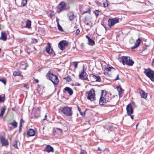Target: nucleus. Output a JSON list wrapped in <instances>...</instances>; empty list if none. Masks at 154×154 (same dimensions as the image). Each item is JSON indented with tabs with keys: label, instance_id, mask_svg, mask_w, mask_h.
<instances>
[{
	"label": "nucleus",
	"instance_id": "1",
	"mask_svg": "<svg viewBox=\"0 0 154 154\" xmlns=\"http://www.w3.org/2000/svg\"><path fill=\"white\" fill-rule=\"evenodd\" d=\"M47 79L51 80L54 85H57L59 82V80L57 76L50 73L49 72L46 75Z\"/></svg>",
	"mask_w": 154,
	"mask_h": 154
},
{
	"label": "nucleus",
	"instance_id": "2",
	"mask_svg": "<svg viewBox=\"0 0 154 154\" xmlns=\"http://www.w3.org/2000/svg\"><path fill=\"white\" fill-rule=\"evenodd\" d=\"M122 63L124 65L126 64L128 66H132L134 63V61L130 59V57L122 56Z\"/></svg>",
	"mask_w": 154,
	"mask_h": 154
},
{
	"label": "nucleus",
	"instance_id": "3",
	"mask_svg": "<svg viewBox=\"0 0 154 154\" xmlns=\"http://www.w3.org/2000/svg\"><path fill=\"white\" fill-rule=\"evenodd\" d=\"M61 112L67 116H71L72 115V108L68 106H65L62 108Z\"/></svg>",
	"mask_w": 154,
	"mask_h": 154
},
{
	"label": "nucleus",
	"instance_id": "4",
	"mask_svg": "<svg viewBox=\"0 0 154 154\" xmlns=\"http://www.w3.org/2000/svg\"><path fill=\"white\" fill-rule=\"evenodd\" d=\"M144 73L147 76L149 77L152 81H154V71L148 68L145 69Z\"/></svg>",
	"mask_w": 154,
	"mask_h": 154
},
{
	"label": "nucleus",
	"instance_id": "5",
	"mask_svg": "<svg viewBox=\"0 0 154 154\" xmlns=\"http://www.w3.org/2000/svg\"><path fill=\"white\" fill-rule=\"evenodd\" d=\"M87 98L91 101L95 100V93L93 89L92 88L90 90L88 95Z\"/></svg>",
	"mask_w": 154,
	"mask_h": 154
},
{
	"label": "nucleus",
	"instance_id": "6",
	"mask_svg": "<svg viewBox=\"0 0 154 154\" xmlns=\"http://www.w3.org/2000/svg\"><path fill=\"white\" fill-rule=\"evenodd\" d=\"M66 5L64 2H61L58 5L57 7V12L60 13L61 11L65 10L66 9Z\"/></svg>",
	"mask_w": 154,
	"mask_h": 154
},
{
	"label": "nucleus",
	"instance_id": "7",
	"mask_svg": "<svg viewBox=\"0 0 154 154\" xmlns=\"http://www.w3.org/2000/svg\"><path fill=\"white\" fill-rule=\"evenodd\" d=\"M119 22V19L116 18L113 19H109L108 21V25L110 28L114 26L115 24Z\"/></svg>",
	"mask_w": 154,
	"mask_h": 154
},
{
	"label": "nucleus",
	"instance_id": "8",
	"mask_svg": "<svg viewBox=\"0 0 154 154\" xmlns=\"http://www.w3.org/2000/svg\"><path fill=\"white\" fill-rule=\"evenodd\" d=\"M68 45V43L66 40H63L59 43L58 47L61 50H64L65 47Z\"/></svg>",
	"mask_w": 154,
	"mask_h": 154
},
{
	"label": "nucleus",
	"instance_id": "9",
	"mask_svg": "<svg viewBox=\"0 0 154 154\" xmlns=\"http://www.w3.org/2000/svg\"><path fill=\"white\" fill-rule=\"evenodd\" d=\"M106 103H109V105H113L112 101V98L111 97V95H110L109 94L105 93L104 95Z\"/></svg>",
	"mask_w": 154,
	"mask_h": 154
},
{
	"label": "nucleus",
	"instance_id": "10",
	"mask_svg": "<svg viewBox=\"0 0 154 154\" xmlns=\"http://www.w3.org/2000/svg\"><path fill=\"white\" fill-rule=\"evenodd\" d=\"M79 76L80 79L82 80H88V75L87 74L86 72H84V69H83L82 71L79 75Z\"/></svg>",
	"mask_w": 154,
	"mask_h": 154
},
{
	"label": "nucleus",
	"instance_id": "11",
	"mask_svg": "<svg viewBox=\"0 0 154 154\" xmlns=\"http://www.w3.org/2000/svg\"><path fill=\"white\" fill-rule=\"evenodd\" d=\"M126 110L127 114L128 115H131L134 112V110L131 105L129 103L126 107Z\"/></svg>",
	"mask_w": 154,
	"mask_h": 154
},
{
	"label": "nucleus",
	"instance_id": "12",
	"mask_svg": "<svg viewBox=\"0 0 154 154\" xmlns=\"http://www.w3.org/2000/svg\"><path fill=\"white\" fill-rule=\"evenodd\" d=\"M104 91H105L104 90H102L101 94L99 100V104L100 105H103L104 103H106L104 95H103Z\"/></svg>",
	"mask_w": 154,
	"mask_h": 154
},
{
	"label": "nucleus",
	"instance_id": "13",
	"mask_svg": "<svg viewBox=\"0 0 154 154\" xmlns=\"http://www.w3.org/2000/svg\"><path fill=\"white\" fill-rule=\"evenodd\" d=\"M0 141L3 146H5L8 145V140L2 136H0Z\"/></svg>",
	"mask_w": 154,
	"mask_h": 154
},
{
	"label": "nucleus",
	"instance_id": "14",
	"mask_svg": "<svg viewBox=\"0 0 154 154\" xmlns=\"http://www.w3.org/2000/svg\"><path fill=\"white\" fill-rule=\"evenodd\" d=\"M112 69L115 70V69L112 67H109L108 68H105L104 71V74L106 75L110 74L111 69Z\"/></svg>",
	"mask_w": 154,
	"mask_h": 154
},
{
	"label": "nucleus",
	"instance_id": "15",
	"mask_svg": "<svg viewBox=\"0 0 154 154\" xmlns=\"http://www.w3.org/2000/svg\"><path fill=\"white\" fill-rule=\"evenodd\" d=\"M7 34L6 32H1V36L0 37V40L5 41L7 40Z\"/></svg>",
	"mask_w": 154,
	"mask_h": 154
},
{
	"label": "nucleus",
	"instance_id": "16",
	"mask_svg": "<svg viewBox=\"0 0 154 154\" xmlns=\"http://www.w3.org/2000/svg\"><path fill=\"white\" fill-rule=\"evenodd\" d=\"M66 91H67L70 95H72L73 93L72 90L70 88L67 87H66L63 90L64 92H65Z\"/></svg>",
	"mask_w": 154,
	"mask_h": 154
},
{
	"label": "nucleus",
	"instance_id": "17",
	"mask_svg": "<svg viewBox=\"0 0 154 154\" xmlns=\"http://www.w3.org/2000/svg\"><path fill=\"white\" fill-rule=\"evenodd\" d=\"M141 41L140 38H138L136 40L134 46L131 47V48L132 49H135L138 47L141 43Z\"/></svg>",
	"mask_w": 154,
	"mask_h": 154
},
{
	"label": "nucleus",
	"instance_id": "18",
	"mask_svg": "<svg viewBox=\"0 0 154 154\" xmlns=\"http://www.w3.org/2000/svg\"><path fill=\"white\" fill-rule=\"evenodd\" d=\"M45 151L48 152H54V149L50 145H48L45 149Z\"/></svg>",
	"mask_w": 154,
	"mask_h": 154
},
{
	"label": "nucleus",
	"instance_id": "19",
	"mask_svg": "<svg viewBox=\"0 0 154 154\" xmlns=\"http://www.w3.org/2000/svg\"><path fill=\"white\" fill-rule=\"evenodd\" d=\"M48 44H49L48 46L46 48V51L48 54H52L53 50L51 48L50 44L49 43H48Z\"/></svg>",
	"mask_w": 154,
	"mask_h": 154
},
{
	"label": "nucleus",
	"instance_id": "20",
	"mask_svg": "<svg viewBox=\"0 0 154 154\" xmlns=\"http://www.w3.org/2000/svg\"><path fill=\"white\" fill-rule=\"evenodd\" d=\"M35 131L34 130L30 129L27 131V134L30 136H34L35 134Z\"/></svg>",
	"mask_w": 154,
	"mask_h": 154
},
{
	"label": "nucleus",
	"instance_id": "21",
	"mask_svg": "<svg viewBox=\"0 0 154 154\" xmlns=\"http://www.w3.org/2000/svg\"><path fill=\"white\" fill-rule=\"evenodd\" d=\"M86 37L87 38L88 40V44L89 45H93L94 44L95 42L94 41L92 40L90 38V37L88 36L87 35L86 36Z\"/></svg>",
	"mask_w": 154,
	"mask_h": 154
},
{
	"label": "nucleus",
	"instance_id": "22",
	"mask_svg": "<svg viewBox=\"0 0 154 154\" xmlns=\"http://www.w3.org/2000/svg\"><path fill=\"white\" fill-rule=\"evenodd\" d=\"M6 109V107L5 106L2 107L0 109V118L2 117Z\"/></svg>",
	"mask_w": 154,
	"mask_h": 154
},
{
	"label": "nucleus",
	"instance_id": "23",
	"mask_svg": "<svg viewBox=\"0 0 154 154\" xmlns=\"http://www.w3.org/2000/svg\"><path fill=\"white\" fill-rule=\"evenodd\" d=\"M26 25L25 26V28H27L28 29H29L31 27V21L30 20H28L26 21Z\"/></svg>",
	"mask_w": 154,
	"mask_h": 154
},
{
	"label": "nucleus",
	"instance_id": "24",
	"mask_svg": "<svg viewBox=\"0 0 154 154\" xmlns=\"http://www.w3.org/2000/svg\"><path fill=\"white\" fill-rule=\"evenodd\" d=\"M140 94L142 98H146L147 97L146 94L144 91L143 90H141V91L140 92Z\"/></svg>",
	"mask_w": 154,
	"mask_h": 154
},
{
	"label": "nucleus",
	"instance_id": "25",
	"mask_svg": "<svg viewBox=\"0 0 154 154\" xmlns=\"http://www.w3.org/2000/svg\"><path fill=\"white\" fill-rule=\"evenodd\" d=\"M8 124L13 126L14 128L17 127V123L15 120H13L12 122L9 123Z\"/></svg>",
	"mask_w": 154,
	"mask_h": 154
},
{
	"label": "nucleus",
	"instance_id": "26",
	"mask_svg": "<svg viewBox=\"0 0 154 154\" xmlns=\"http://www.w3.org/2000/svg\"><path fill=\"white\" fill-rule=\"evenodd\" d=\"M91 81L92 82L96 81L97 76L94 75H91L90 76Z\"/></svg>",
	"mask_w": 154,
	"mask_h": 154
},
{
	"label": "nucleus",
	"instance_id": "27",
	"mask_svg": "<svg viewBox=\"0 0 154 154\" xmlns=\"http://www.w3.org/2000/svg\"><path fill=\"white\" fill-rule=\"evenodd\" d=\"M69 15V20L71 21L73 20L75 17L74 14L72 13L71 14Z\"/></svg>",
	"mask_w": 154,
	"mask_h": 154
},
{
	"label": "nucleus",
	"instance_id": "28",
	"mask_svg": "<svg viewBox=\"0 0 154 154\" xmlns=\"http://www.w3.org/2000/svg\"><path fill=\"white\" fill-rule=\"evenodd\" d=\"M21 74L20 72L19 71H16L13 73L14 75H20Z\"/></svg>",
	"mask_w": 154,
	"mask_h": 154
},
{
	"label": "nucleus",
	"instance_id": "29",
	"mask_svg": "<svg viewBox=\"0 0 154 154\" xmlns=\"http://www.w3.org/2000/svg\"><path fill=\"white\" fill-rule=\"evenodd\" d=\"M64 79H66L67 82H69L71 80L70 76L69 75H68L67 77L64 78Z\"/></svg>",
	"mask_w": 154,
	"mask_h": 154
},
{
	"label": "nucleus",
	"instance_id": "30",
	"mask_svg": "<svg viewBox=\"0 0 154 154\" xmlns=\"http://www.w3.org/2000/svg\"><path fill=\"white\" fill-rule=\"evenodd\" d=\"M78 110L79 111L80 115L83 117L85 116V113H83L82 112V111H81V109H80V108L78 106Z\"/></svg>",
	"mask_w": 154,
	"mask_h": 154
},
{
	"label": "nucleus",
	"instance_id": "31",
	"mask_svg": "<svg viewBox=\"0 0 154 154\" xmlns=\"http://www.w3.org/2000/svg\"><path fill=\"white\" fill-rule=\"evenodd\" d=\"M19 142L18 141L15 140L14 141V144L13 145V146L15 148H18L17 146V143Z\"/></svg>",
	"mask_w": 154,
	"mask_h": 154
},
{
	"label": "nucleus",
	"instance_id": "32",
	"mask_svg": "<svg viewBox=\"0 0 154 154\" xmlns=\"http://www.w3.org/2000/svg\"><path fill=\"white\" fill-rule=\"evenodd\" d=\"M57 26L58 29L61 31H63V30L61 26L60 25L59 23L58 22H57Z\"/></svg>",
	"mask_w": 154,
	"mask_h": 154
},
{
	"label": "nucleus",
	"instance_id": "33",
	"mask_svg": "<svg viewBox=\"0 0 154 154\" xmlns=\"http://www.w3.org/2000/svg\"><path fill=\"white\" fill-rule=\"evenodd\" d=\"M27 0H22L21 2V5L23 6H24L27 3Z\"/></svg>",
	"mask_w": 154,
	"mask_h": 154
},
{
	"label": "nucleus",
	"instance_id": "34",
	"mask_svg": "<svg viewBox=\"0 0 154 154\" xmlns=\"http://www.w3.org/2000/svg\"><path fill=\"white\" fill-rule=\"evenodd\" d=\"M100 11L97 10H96L94 11V13L96 15V17H97L99 14Z\"/></svg>",
	"mask_w": 154,
	"mask_h": 154
},
{
	"label": "nucleus",
	"instance_id": "35",
	"mask_svg": "<svg viewBox=\"0 0 154 154\" xmlns=\"http://www.w3.org/2000/svg\"><path fill=\"white\" fill-rule=\"evenodd\" d=\"M117 89L119 92H122V91L123 90L122 89V88L120 86L117 87Z\"/></svg>",
	"mask_w": 154,
	"mask_h": 154
},
{
	"label": "nucleus",
	"instance_id": "36",
	"mask_svg": "<svg viewBox=\"0 0 154 154\" xmlns=\"http://www.w3.org/2000/svg\"><path fill=\"white\" fill-rule=\"evenodd\" d=\"M0 81H1L5 85H6V80L5 79H0Z\"/></svg>",
	"mask_w": 154,
	"mask_h": 154
},
{
	"label": "nucleus",
	"instance_id": "37",
	"mask_svg": "<svg viewBox=\"0 0 154 154\" xmlns=\"http://www.w3.org/2000/svg\"><path fill=\"white\" fill-rule=\"evenodd\" d=\"M101 80L100 77L99 76H98L97 77L96 79V81L99 82H100Z\"/></svg>",
	"mask_w": 154,
	"mask_h": 154
},
{
	"label": "nucleus",
	"instance_id": "38",
	"mask_svg": "<svg viewBox=\"0 0 154 154\" xmlns=\"http://www.w3.org/2000/svg\"><path fill=\"white\" fill-rule=\"evenodd\" d=\"M87 13H88L89 14H90L91 11L89 9H88V10L87 11H83V14H84Z\"/></svg>",
	"mask_w": 154,
	"mask_h": 154
},
{
	"label": "nucleus",
	"instance_id": "39",
	"mask_svg": "<svg viewBox=\"0 0 154 154\" xmlns=\"http://www.w3.org/2000/svg\"><path fill=\"white\" fill-rule=\"evenodd\" d=\"M5 100V98L4 97H2L0 95V102H4Z\"/></svg>",
	"mask_w": 154,
	"mask_h": 154
},
{
	"label": "nucleus",
	"instance_id": "40",
	"mask_svg": "<svg viewBox=\"0 0 154 154\" xmlns=\"http://www.w3.org/2000/svg\"><path fill=\"white\" fill-rule=\"evenodd\" d=\"M24 122V121L22 119H20V127L22 126V125L23 122Z\"/></svg>",
	"mask_w": 154,
	"mask_h": 154
},
{
	"label": "nucleus",
	"instance_id": "41",
	"mask_svg": "<svg viewBox=\"0 0 154 154\" xmlns=\"http://www.w3.org/2000/svg\"><path fill=\"white\" fill-rule=\"evenodd\" d=\"M103 4L104 7H107L108 6L109 4L108 2H106V3H103Z\"/></svg>",
	"mask_w": 154,
	"mask_h": 154
},
{
	"label": "nucleus",
	"instance_id": "42",
	"mask_svg": "<svg viewBox=\"0 0 154 154\" xmlns=\"http://www.w3.org/2000/svg\"><path fill=\"white\" fill-rule=\"evenodd\" d=\"M24 87L27 89H29V87L28 85L26 84H24L23 85Z\"/></svg>",
	"mask_w": 154,
	"mask_h": 154
},
{
	"label": "nucleus",
	"instance_id": "43",
	"mask_svg": "<svg viewBox=\"0 0 154 154\" xmlns=\"http://www.w3.org/2000/svg\"><path fill=\"white\" fill-rule=\"evenodd\" d=\"M80 32V30L79 29H78L76 31V32L75 33V34L77 35H78Z\"/></svg>",
	"mask_w": 154,
	"mask_h": 154
},
{
	"label": "nucleus",
	"instance_id": "44",
	"mask_svg": "<svg viewBox=\"0 0 154 154\" xmlns=\"http://www.w3.org/2000/svg\"><path fill=\"white\" fill-rule=\"evenodd\" d=\"M56 129L57 130H59L61 133H62L63 132V130L62 129L59 128H56Z\"/></svg>",
	"mask_w": 154,
	"mask_h": 154
},
{
	"label": "nucleus",
	"instance_id": "45",
	"mask_svg": "<svg viewBox=\"0 0 154 154\" xmlns=\"http://www.w3.org/2000/svg\"><path fill=\"white\" fill-rule=\"evenodd\" d=\"M74 63H75L74 64V66L75 67V68H77L78 67V63L77 62H74Z\"/></svg>",
	"mask_w": 154,
	"mask_h": 154
},
{
	"label": "nucleus",
	"instance_id": "46",
	"mask_svg": "<svg viewBox=\"0 0 154 154\" xmlns=\"http://www.w3.org/2000/svg\"><path fill=\"white\" fill-rule=\"evenodd\" d=\"M119 95L120 98L122 97V92H119Z\"/></svg>",
	"mask_w": 154,
	"mask_h": 154
},
{
	"label": "nucleus",
	"instance_id": "47",
	"mask_svg": "<svg viewBox=\"0 0 154 154\" xmlns=\"http://www.w3.org/2000/svg\"><path fill=\"white\" fill-rule=\"evenodd\" d=\"M80 154H87V153L85 151H83L81 152Z\"/></svg>",
	"mask_w": 154,
	"mask_h": 154
},
{
	"label": "nucleus",
	"instance_id": "48",
	"mask_svg": "<svg viewBox=\"0 0 154 154\" xmlns=\"http://www.w3.org/2000/svg\"><path fill=\"white\" fill-rule=\"evenodd\" d=\"M95 2H96V3L97 4V5H101V4L100 3V2L99 1H95Z\"/></svg>",
	"mask_w": 154,
	"mask_h": 154
},
{
	"label": "nucleus",
	"instance_id": "49",
	"mask_svg": "<svg viewBox=\"0 0 154 154\" xmlns=\"http://www.w3.org/2000/svg\"><path fill=\"white\" fill-rule=\"evenodd\" d=\"M119 75L118 74L117 75V76L116 77L115 79V80H119Z\"/></svg>",
	"mask_w": 154,
	"mask_h": 154
},
{
	"label": "nucleus",
	"instance_id": "50",
	"mask_svg": "<svg viewBox=\"0 0 154 154\" xmlns=\"http://www.w3.org/2000/svg\"><path fill=\"white\" fill-rule=\"evenodd\" d=\"M129 116H130L131 118L132 119H134L133 117L134 116V115H129Z\"/></svg>",
	"mask_w": 154,
	"mask_h": 154
},
{
	"label": "nucleus",
	"instance_id": "51",
	"mask_svg": "<svg viewBox=\"0 0 154 154\" xmlns=\"http://www.w3.org/2000/svg\"><path fill=\"white\" fill-rule=\"evenodd\" d=\"M97 150L100 151L102 150V149L99 147H98L97 148Z\"/></svg>",
	"mask_w": 154,
	"mask_h": 154
},
{
	"label": "nucleus",
	"instance_id": "52",
	"mask_svg": "<svg viewBox=\"0 0 154 154\" xmlns=\"http://www.w3.org/2000/svg\"><path fill=\"white\" fill-rule=\"evenodd\" d=\"M47 118V115H46L45 116L44 119L43 120H45Z\"/></svg>",
	"mask_w": 154,
	"mask_h": 154
},
{
	"label": "nucleus",
	"instance_id": "53",
	"mask_svg": "<svg viewBox=\"0 0 154 154\" xmlns=\"http://www.w3.org/2000/svg\"><path fill=\"white\" fill-rule=\"evenodd\" d=\"M34 41H35V43H37L38 42L37 40L35 39H34Z\"/></svg>",
	"mask_w": 154,
	"mask_h": 154
},
{
	"label": "nucleus",
	"instance_id": "54",
	"mask_svg": "<svg viewBox=\"0 0 154 154\" xmlns=\"http://www.w3.org/2000/svg\"><path fill=\"white\" fill-rule=\"evenodd\" d=\"M35 81L37 83H38L39 82V80L37 79H35Z\"/></svg>",
	"mask_w": 154,
	"mask_h": 154
},
{
	"label": "nucleus",
	"instance_id": "55",
	"mask_svg": "<svg viewBox=\"0 0 154 154\" xmlns=\"http://www.w3.org/2000/svg\"><path fill=\"white\" fill-rule=\"evenodd\" d=\"M152 64L154 66V59L153 60L152 62Z\"/></svg>",
	"mask_w": 154,
	"mask_h": 154
},
{
	"label": "nucleus",
	"instance_id": "56",
	"mask_svg": "<svg viewBox=\"0 0 154 154\" xmlns=\"http://www.w3.org/2000/svg\"><path fill=\"white\" fill-rule=\"evenodd\" d=\"M5 154H11V152H7V153H5Z\"/></svg>",
	"mask_w": 154,
	"mask_h": 154
},
{
	"label": "nucleus",
	"instance_id": "57",
	"mask_svg": "<svg viewBox=\"0 0 154 154\" xmlns=\"http://www.w3.org/2000/svg\"><path fill=\"white\" fill-rule=\"evenodd\" d=\"M139 124V123H137V124L136 125V128H137V127L138 125Z\"/></svg>",
	"mask_w": 154,
	"mask_h": 154
},
{
	"label": "nucleus",
	"instance_id": "58",
	"mask_svg": "<svg viewBox=\"0 0 154 154\" xmlns=\"http://www.w3.org/2000/svg\"><path fill=\"white\" fill-rule=\"evenodd\" d=\"M86 24L87 25H89V23H86Z\"/></svg>",
	"mask_w": 154,
	"mask_h": 154
},
{
	"label": "nucleus",
	"instance_id": "59",
	"mask_svg": "<svg viewBox=\"0 0 154 154\" xmlns=\"http://www.w3.org/2000/svg\"><path fill=\"white\" fill-rule=\"evenodd\" d=\"M20 127H20V128H19V131H20V129H21Z\"/></svg>",
	"mask_w": 154,
	"mask_h": 154
},
{
	"label": "nucleus",
	"instance_id": "60",
	"mask_svg": "<svg viewBox=\"0 0 154 154\" xmlns=\"http://www.w3.org/2000/svg\"><path fill=\"white\" fill-rule=\"evenodd\" d=\"M34 48L35 50H36V48L35 47H34Z\"/></svg>",
	"mask_w": 154,
	"mask_h": 154
},
{
	"label": "nucleus",
	"instance_id": "61",
	"mask_svg": "<svg viewBox=\"0 0 154 154\" xmlns=\"http://www.w3.org/2000/svg\"><path fill=\"white\" fill-rule=\"evenodd\" d=\"M5 1H6L7 0H4Z\"/></svg>",
	"mask_w": 154,
	"mask_h": 154
}]
</instances>
